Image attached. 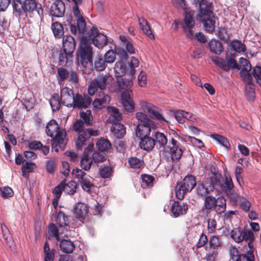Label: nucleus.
Returning <instances> with one entry per match:
<instances>
[{
  "label": "nucleus",
  "mask_w": 261,
  "mask_h": 261,
  "mask_svg": "<svg viewBox=\"0 0 261 261\" xmlns=\"http://www.w3.org/2000/svg\"><path fill=\"white\" fill-rule=\"evenodd\" d=\"M93 48L91 43L85 36L81 37L80 48L77 55L78 61L83 66L84 73L89 74L93 69Z\"/></svg>",
  "instance_id": "1"
},
{
  "label": "nucleus",
  "mask_w": 261,
  "mask_h": 261,
  "mask_svg": "<svg viewBox=\"0 0 261 261\" xmlns=\"http://www.w3.org/2000/svg\"><path fill=\"white\" fill-rule=\"evenodd\" d=\"M13 10L18 16L27 15L36 12L39 16L43 15V10L41 5L36 0H12Z\"/></svg>",
  "instance_id": "2"
},
{
  "label": "nucleus",
  "mask_w": 261,
  "mask_h": 261,
  "mask_svg": "<svg viewBox=\"0 0 261 261\" xmlns=\"http://www.w3.org/2000/svg\"><path fill=\"white\" fill-rule=\"evenodd\" d=\"M71 129L77 133V137L75 140L77 148H81L85 145L92 136H97L99 135L98 130L84 127V122L82 120H76L73 123Z\"/></svg>",
  "instance_id": "3"
},
{
  "label": "nucleus",
  "mask_w": 261,
  "mask_h": 261,
  "mask_svg": "<svg viewBox=\"0 0 261 261\" xmlns=\"http://www.w3.org/2000/svg\"><path fill=\"white\" fill-rule=\"evenodd\" d=\"M46 133L49 137L53 138L51 140L53 146H59L64 147L66 144L65 137L66 133L64 130H61L55 119H51L47 123L46 127Z\"/></svg>",
  "instance_id": "4"
},
{
  "label": "nucleus",
  "mask_w": 261,
  "mask_h": 261,
  "mask_svg": "<svg viewBox=\"0 0 261 261\" xmlns=\"http://www.w3.org/2000/svg\"><path fill=\"white\" fill-rule=\"evenodd\" d=\"M231 237L237 243L243 241L247 242L249 249L253 248V242L255 237L253 232L246 227L243 229L240 228H233L230 232Z\"/></svg>",
  "instance_id": "5"
},
{
  "label": "nucleus",
  "mask_w": 261,
  "mask_h": 261,
  "mask_svg": "<svg viewBox=\"0 0 261 261\" xmlns=\"http://www.w3.org/2000/svg\"><path fill=\"white\" fill-rule=\"evenodd\" d=\"M203 202V206L215 210L218 215H221L226 210V200L223 196L216 197L211 194L204 198Z\"/></svg>",
  "instance_id": "6"
},
{
  "label": "nucleus",
  "mask_w": 261,
  "mask_h": 261,
  "mask_svg": "<svg viewBox=\"0 0 261 261\" xmlns=\"http://www.w3.org/2000/svg\"><path fill=\"white\" fill-rule=\"evenodd\" d=\"M195 177L192 175H188L183 179L182 182H177L175 188L176 197L182 200L185 194L190 192L196 186Z\"/></svg>",
  "instance_id": "7"
},
{
  "label": "nucleus",
  "mask_w": 261,
  "mask_h": 261,
  "mask_svg": "<svg viewBox=\"0 0 261 261\" xmlns=\"http://www.w3.org/2000/svg\"><path fill=\"white\" fill-rule=\"evenodd\" d=\"M200 12V21L203 23L206 32L212 34L215 29V17L211 7L206 6L203 8L201 5Z\"/></svg>",
  "instance_id": "8"
},
{
  "label": "nucleus",
  "mask_w": 261,
  "mask_h": 261,
  "mask_svg": "<svg viewBox=\"0 0 261 261\" xmlns=\"http://www.w3.org/2000/svg\"><path fill=\"white\" fill-rule=\"evenodd\" d=\"M85 37L90 42L99 49L102 48L108 44L107 37L100 33L95 26L92 28L85 33Z\"/></svg>",
  "instance_id": "9"
},
{
  "label": "nucleus",
  "mask_w": 261,
  "mask_h": 261,
  "mask_svg": "<svg viewBox=\"0 0 261 261\" xmlns=\"http://www.w3.org/2000/svg\"><path fill=\"white\" fill-rule=\"evenodd\" d=\"M213 62L225 71H229L230 69L240 70V66L237 61L228 55L225 57V61L218 56L211 57Z\"/></svg>",
  "instance_id": "10"
},
{
  "label": "nucleus",
  "mask_w": 261,
  "mask_h": 261,
  "mask_svg": "<svg viewBox=\"0 0 261 261\" xmlns=\"http://www.w3.org/2000/svg\"><path fill=\"white\" fill-rule=\"evenodd\" d=\"M193 15V11H186L185 13L184 19L181 20L180 23V25L186 33L187 37L190 40H193L195 38L194 33L192 30L195 27Z\"/></svg>",
  "instance_id": "11"
},
{
  "label": "nucleus",
  "mask_w": 261,
  "mask_h": 261,
  "mask_svg": "<svg viewBox=\"0 0 261 261\" xmlns=\"http://www.w3.org/2000/svg\"><path fill=\"white\" fill-rule=\"evenodd\" d=\"M141 106L146 109L152 118L160 122H165L167 124L169 123V121L164 117L162 110L160 108L145 101L141 102Z\"/></svg>",
  "instance_id": "12"
},
{
  "label": "nucleus",
  "mask_w": 261,
  "mask_h": 261,
  "mask_svg": "<svg viewBox=\"0 0 261 261\" xmlns=\"http://www.w3.org/2000/svg\"><path fill=\"white\" fill-rule=\"evenodd\" d=\"M57 72L61 81L67 80L74 83H78L77 73L73 70H68L66 68L59 67L57 69Z\"/></svg>",
  "instance_id": "13"
},
{
  "label": "nucleus",
  "mask_w": 261,
  "mask_h": 261,
  "mask_svg": "<svg viewBox=\"0 0 261 261\" xmlns=\"http://www.w3.org/2000/svg\"><path fill=\"white\" fill-rule=\"evenodd\" d=\"M92 101L91 98L87 95H82L77 93L73 99V107L74 109H83L89 107Z\"/></svg>",
  "instance_id": "14"
},
{
  "label": "nucleus",
  "mask_w": 261,
  "mask_h": 261,
  "mask_svg": "<svg viewBox=\"0 0 261 261\" xmlns=\"http://www.w3.org/2000/svg\"><path fill=\"white\" fill-rule=\"evenodd\" d=\"M113 78L109 73L99 74L92 81L93 85L97 86L98 89L104 90H106L108 85L111 82Z\"/></svg>",
  "instance_id": "15"
},
{
  "label": "nucleus",
  "mask_w": 261,
  "mask_h": 261,
  "mask_svg": "<svg viewBox=\"0 0 261 261\" xmlns=\"http://www.w3.org/2000/svg\"><path fill=\"white\" fill-rule=\"evenodd\" d=\"M74 97L73 91L69 88L64 87L61 90L60 99L63 105L69 108L72 107Z\"/></svg>",
  "instance_id": "16"
},
{
  "label": "nucleus",
  "mask_w": 261,
  "mask_h": 261,
  "mask_svg": "<svg viewBox=\"0 0 261 261\" xmlns=\"http://www.w3.org/2000/svg\"><path fill=\"white\" fill-rule=\"evenodd\" d=\"M65 12V6L62 0H56L50 8V15L56 17H62Z\"/></svg>",
  "instance_id": "17"
},
{
  "label": "nucleus",
  "mask_w": 261,
  "mask_h": 261,
  "mask_svg": "<svg viewBox=\"0 0 261 261\" xmlns=\"http://www.w3.org/2000/svg\"><path fill=\"white\" fill-rule=\"evenodd\" d=\"M56 223L58 226L62 233L67 231L69 230L70 227L68 225V216L61 210L58 212L56 217Z\"/></svg>",
  "instance_id": "18"
},
{
  "label": "nucleus",
  "mask_w": 261,
  "mask_h": 261,
  "mask_svg": "<svg viewBox=\"0 0 261 261\" xmlns=\"http://www.w3.org/2000/svg\"><path fill=\"white\" fill-rule=\"evenodd\" d=\"M188 205L186 203L174 201L171 207V212L173 217L176 218L186 214Z\"/></svg>",
  "instance_id": "19"
},
{
  "label": "nucleus",
  "mask_w": 261,
  "mask_h": 261,
  "mask_svg": "<svg viewBox=\"0 0 261 261\" xmlns=\"http://www.w3.org/2000/svg\"><path fill=\"white\" fill-rule=\"evenodd\" d=\"M1 232L0 238L3 243L10 248L13 244V240L9 230L4 223H1Z\"/></svg>",
  "instance_id": "20"
},
{
  "label": "nucleus",
  "mask_w": 261,
  "mask_h": 261,
  "mask_svg": "<svg viewBox=\"0 0 261 261\" xmlns=\"http://www.w3.org/2000/svg\"><path fill=\"white\" fill-rule=\"evenodd\" d=\"M76 46L75 41L70 35L64 36L63 37V47L64 51H68V54H73Z\"/></svg>",
  "instance_id": "21"
},
{
  "label": "nucleus",
  "mask_w": 261,
  "mask_h": 261,
  "mask_svg": "<svg viewBox=\"0 0 261 261\" xmlns=\"http://www.w3.org/2000/svg\"><path fill=\"white\" fill-rule=\"evenodd\" d=\"M74 217L83 222L87 216L89 209L88 207L82 203H79L74 208Z\"/></svg>",
  "instance_id": "22"
},
{
  "label": "nucleus",
  "mask_w": 261,
  "mask_h": 261,
  "mask_svg": "<svg viewBox=\"0 0 261 261\" xmlns=\"http://www.w3.org/2000/svg\"><path fill=\"white\" fill-rule=\"evenodd\" d=\"M139 145L140 148L147 151L152 150L155 145V140L149 136L140 139Z\"/></svg>",
  "instance_id": "23"
},
{
  "label": "nucleus",
  "mask_w": 261,
  "mask_h": 261,
  "mask_svg": "<svg viewBox=\"0 0 261 261\" xmlns=\"http://www.w3.org/2000/svg\"><path fill=\"white\" fill-rule=\"evenodd\" d=\"M110 99L111 98L108 94H105L103 92H101L99 94V97L93 101L92 105L94 108L100 109L102 106L108 103Z\"/></svg>",
  "instance_id": "24"
},
{
  "label": "nucleus",
  "mask_w": 261,
  "mask_h": 261,
  "mask_svg": "<svg viewBox=\"0 0 261 261\" xmlns=\"http://www.w3.org/2000/svg\"><path fill=\"white\" fill-rule=\"evenodd\" d=\"M138 21L142 32L151 39H154L148 21L144 17H138Z\"/></svg>",
  "instance_id": "25"
},
{
  "label": "nucleus",
  "mask_w": 261,
  "mask_h": 261,
  "mask_svg": "<svg viewBox=\"0 0 261 261\" xmlns=\"http://www.w3.org/2000/svg\"><path fill=\"white\" fill-rule=\"evenodd\" d=\"M154 126L144 125V124H138L136 127V134L138 138L141 139L149 136L151 128Z\"/></svg>",
  "instance_id": "26"
},
{
  "label": "nucleus",
  "mask_w": 261,
  "mask_h": 261,
  "mask_svg": "<svg viewBox=\"0 0 261 261\" xmlns=\"http://www.w3.org/2000/svg\"><path fill=\"white\" fill-rule=\"evenodd\" d=\"M233 187L234 185L230 176L225 175L224 178L222 177L218 190L226 193L230 190H232Z\"/></svg>",
  "instance_id": "27"
},
{
  "label": "nucleus",
  "mask_w": 261,
  "mask_h": 261,
  "mask_svg": "<svg viewBox=\"0 0 261 261\" xmlns=\"http://www.w3.org/2000/svg\"><path fill=\"white\" fill-rule=\"evenodd\" d=\"M111 131L117 138H122L126 133L124 126L118 122H114L111 127Z\"/></svg>",
  "instance_id": "28"
},
{
  "label": "nucleus",
  "mask_w": 261,
  "mask_h": 261,
  "mask_svg": "<svg viewBox=\"0 0 261 261\" xmlns=\"http://www.w3.org/2000/svg\"><path fill=\"white\" fill-rule=\"evenodd\" d=\"M211 52L217 55H220L223 52L224 48L222 44L218 40H211L208 43Z\"/></svg>",
  "instance_id": "29"
},
{
  "label": "nucleus",
  "mask_w": 261,
  "mask_h": 261,
  "mask_svg": "<svg viewBox=\"0 0 261 261\" xmlns=\"http://www.w3.org/2000/svg\"><path fill=\"white\" fill-rule=\"evenodd\" d=\"M126 65L122 61H118L115 64L114 70L116 77H122L126 74Z\"/></svg>",
  "instance_id": "30"
},
{
  "label": "nucleus",
  "mask_w": 261,
  "mask_h": 261,
  "mask_svg": "<svg viewBox=\"0 0 261 261\" xmlns=\"http://www.w3.org/2000/svg\"><path fill=\"white\" fill-rule=\"evenodd\" d=\"M222 178V176L221 174L216 173V171H215L213 173V175L211 176L208 186L211 190H212L213 192L215 189L218 190Z\"/></svg>",
  "instance_id": "31"
},
{
  "label": "nucleus",
  "mask_w": 261,
  "mask_h": 261,
  "mask_svg": "<svg viewBox=\"0 0 261 261\" xmlns=\"http://www.w3.org/2000/svg\"><path fill=\"white\" fill-rule=\"evenodd\" d=\"M229 46L232 50L238 53H244L246 51V45L241 40L238 39H233L231 41Z\"/></svg>",
  "instance_id": "32"
},
{
  "label": "nucleus",
  "mask_w": 261,
  "mask_h": 261,
  "mask_svg": "<svg viewBox=\"0 0 261 261\" xmlns=\"http://www.w3.org/2000/svg\"><path fill=\"white\" fill-rule=\"evenodd\" d=\"M61 250L66 253H71L75 248V246L72 241L69 240H62L60 243Z\"/></svg>",
  "instance_id": "33"
},
{
  "label": "nucleus",
  "mask_w": 261,
  "mask_h": 261,
  "mask_svg": "<svg viewBox=\"0 0 261 261\" xmlns=\"http://www.w3.org/2000/svg\"><path fill=\"white\" fill-rule=\"evenodd\" d=\"M80 117L79 120H83L84 122V127L85 125L88 126L92 124L93 119L90 110H87L86 112H81Z\"/></svg>",
  "instance_id": "34"
},
{
  "label": "nucleus",
  "mask_w": 261,
  "mask_h": 261,
  "mask_svg": "<svg viewBox=\"0 0 261 261\" xmlns=\"http://www.w3.org/2000/svg\"><path fill=\"white\" fill-rule=\"evenodd\" d=\"M136 117L139 123L138 124H144V125L155 126L154 122L142 112H137Z\"/></svg>",
  "instance_id": "35"
},
{
  "label": "nucleus",
  "mask_w": 261,
  "mask_h": 261,
  "mask_svg": "<svg viewBox=\"0 0 261 261\" xmlns=\"http://www.w3.org/2000/svg\"><path fill=\"white\" fill-rule=\"evenodd\" d=\"M108 110L110 113L109 119L113 123L118 122L122 119V114L117 108L114 107H109Z\"/></svg>",
  "instance_id": "36"
},
{
  "label": "nucleus",
  "mask_w": 261,
  "mask_h": 261,
  "mask_svg": "<svg viewBox=\"0 0 261 261\" xmlns=\"http://www.w3.org/2000/svg\"><path fill=\"white\" fill-rule=\"evenodd\" d=\"M223 245V242L220 236L214 235L210 237L208 240V247L210 249L218 250Z\"/></svg>",
  "instance_id": "37"
},
{
  "label": "nucleus",
  "mask_w": 261,
  "mask_h": 261,
  "mask_svg": "<svg viewBox=\"0 0 261 261\" xmlns=\"http://www.w3.org/2000/svg\"><path fill=\"white\" fill-rule=\"evenodd\" d=\"M197 194L201 197L205 198L208 195H210L213 192L212 190L208 186H206L203 184H198L196 187Z\"/></svg>",
  "instance_id": "38"
},
{
  "label": "nucleus",
  "mask_w": 261,
  "mask_h": 261,
  "mask_svg": "<svg viewBox=\"0 0 261 261\" xmlns=\"http://www.w3.org/2000/svg\"><path fill=\"white\" fill-rule=\"evenodd\" d=\"M73 54H68V51H64V49L61 50L58 54V62L60 66L66 65L68 61L72 58Z\"/></svg>",
  "instance_id": "39"
},
{
  "label": "nucleus",
  "mask_w": 261,
  "mask_h": 261,
  "mask_svg": "<svg viewBox=\"0 0 261 261\" xmlns=\"http://www.w3.org/2000/svg\"><path fill=\"white\" fill-rule=\"evenodd\" d=\"M51 30L56 38H61L63 36V27L60 22L58 21L53 22L51 24Z\"/></svg>",
  "instance_id": "40"
},
{
  "label": "nucleus",
  "mask_w": 261,
  "mask_h": 261,
  "mask_svg": "<svg viewBox=\"0 0 261 261\" xmlns=\"http://www.w3.org/2000/svg\"><path fill=\"white\" fill-rule=\"evenodd\" d=\"M153 136L156 139V142L159 144L160 148H164L168 142L167 136L163 133L156 132Z\"/></svg>",
  "instance_id": "41"
},
{
  "label": "nucleus",
  "mask_w": 261,
  "mask_h": 261,
  "mask_svg": "<svg viewBox=\"0 0 261 261\" xmlns=\"http://www.w3.org/2000/svg\"><path fill=\"white\" fill-rule=\"evenodd\" d=\"M92 178L88 175L80 181L81 187L84 191L90 193L91 192V189L94 187V185L92 182Z\"/></svg>",
  "instance_id": "42"
},
{
  "label": "nucleus",
  "mask_w": 261,
  "mask_h": 261,
  "mask_svg": "<svg viewBox=\"0 0 261 261\" xmlns=\"http://www.w3.org/2000/svg\"><path fill=\"white\" fill-rule=\"evenodd\" d=\"M63 182L64 191L69 195H73L76 191L77 188V184L74 181L71 180L66 184L65 180L62 181Z\"/></svg>",
  "instance_id": "43"
},
{
  "label": "nucleus",
  "mask_w": 261,
  "mask_h": 261,
  "mask_svg": "<svg viewBox=\"0 0 261 261\" xmlns=\"http://www.w3.org/2000/svg\"><path fill=\"white\" fill-rule=\"evenodd\" d=\"M92 162V160L89 156V154L83 153V156L80 162L81 168L86 171H88L90 169Z\"/></svg>",
  "instance_id": "44"
},
{
  "label": "nucleus",
  "mask_w": 261,
  "mask_h": 261,
  "mask_svg": "<svg viewBox=\"0 0 261 261\" xmlns=\"http://www.w3.org/2000/svg\"><path fill=\"white\" fill-rule=\"evenodd\" d=\"M96 145L99 151L103 152L108 150L111 147V144L110 141L105 139L98 140Z\"/></svg>",
  "instance_id": "45"
},
{
  "label": "nucleus",
  "mask_w": 261,
  "mask_h": 261,
  "mask_svg": "<svg viewBox=\"0 0 261 261\" xmlns=\"http://www.w3.org/2000/svg\"><path fill=\"white\" fill-rule=\"evenodd\" d=\"M170 153L171 159L174 161H177L179 160L182 154V150L179 146L171 147Z\"/></svg>",
  "instance_id": "46"
},
{
  "label": "nucleus",
  "mask_w": 261,
  "mask_h": 261,
  "mask_svg": "<svg viewBox=\"0 0 261 261\" xmlns=\"http://www.w3.org/2000/svg\"><path fill=\"white\" fill-rule=\"evenodd\" d=\"M49 103L53 112L58 111L61 106V99L58 94H55L51 96L49 100Z\"/></svg>",
  "instance_id": "47"
},
{
  "label": "nucleus",
  "mask_w": 261,
  "mask_h": 261,
  "mask_svg": "<svg viewBox=\"0 0 261 261\" xmlns=\"http://www.w3.org/2000/svg\"><path fill=\"white\" fill-rule=\"evenodd\" d=\"M253 251L254 248L250 249L246 253L242 254L238 258H236V261H254Z\"/></svg>",
  "instance_id": "48"
},
{
  "label": "nucleus",
  "mask_w": 261,
  "mask_h": 261,
  "mask_svg": "<svg viewBox=\"0 0 261 261\" xmlns=\"http://www.w3.org/2000/svg\"><path fill=\"white\" fill-rule=\"evenodd\" d=\"M128 162L130 168L141 169L144 167L143 161L136 157H131L128 159Z\"/></svg>",
  "instance_id": "49"
},
{
  "label": "nucleus",
  "mask_w": 261,
  "mask_h": 261,
  "mask_svg": "<svg viewBox=\"0 0 261 261\" xmlns=\"http://www.w3.org/2000/svg\"><path fill=\"white\" fill-rule=\"evenodd\" d=\"M252 79L261 86V66L256 65L252 68L251 70Z\"/></svg>",
  "instance_id": "50"
},
{
  "label": "nucleus",
  "mask_w": 261,
  "mask_h": 261,
  "mask_svg": "<svg viewBox=\"0 0 261 261\" xmlns=\"http://www.w3.org/2000/svg\"><path fill=\"white\" fill-rule=\"evenodd\" d=\"M107 65V63L104 60L103 58L101 56L98 57L94 61V69L96 71H103L106 69Z\"/></svg>",
  "instance_id": "51"
},
{
  "label": "nucleus",
  "mask_w": 261,
  "mask_h": 261,
  "mask_svg": "<svg viewBox=\"0 0 261 261\" xmlns=\"http://www.w3.org/2000/svg\"><path fill=\"white\" fill-rule=\"evenodd\" d=\"M200 214L205 219H210L215 217L216 214L215 210L203 206L199 211Z\"/></svg>",
  "instance_id": "52"
},
{
  "label": "nucleus",
  "mask_w": 261,
  "mask_h": 261,
  "mask_svg": "<svg viewBox=\"0 0 261 261\" xmlns=\"http://www.w3.org/2000/svg\"><path fill=\"white\" fill-rule=\"evenodd\" d=\"M92 162L95 163H101L106 160V153L103 151H94L92 155Z\"/></svg>",
  "instance_id": "53"
},
{
  "label": "nucleus",
  "mask_w": 261,
  "mask_h": 261,
  "mask_svg": "<svg viewBox=\"0 0 261 261\" xmlns=\"http://www.w3.org/2000/svg\"><path fill=\"white\" fill-rule=\"evenodd\" d=\"M240 70L250 71L252 68L250 62L246 59L241 57L239 59Z\"/></svg>",
  "instance_id": "54"
},
{
  "label": "nucleus",
  "mask_w": 261,
  "mask_h": 261,
  "mask_svg": "<svg viewBox=\"0 0 261 261\" xmlns=\"http://www.w3.org/2000/svg\"><path fill=\"white\" fill-rule=\"evenodd\" d=\"M76 23L79 34L82 35V37L85 36V34L84 35V33L86 30V23L84 18L81 17L76 19Z\"/></svg>",
  "instance_id": "55"
},
{
  "label": "nucleus",
  "mask_w": 261,
  "mask_h": 261,
  "mask_svg": "<svg viewBox=\"0 0 261 261\" xmlns=\"http://www.w3.org/2000/svg\"><path fill=\"white\" fill-rule=\"evenodd\" d=\"M239 205L241 208L245 212H249L251 206L250 202L243 197L239 198Z\"/></svg>",
  "instance_id": "56"
},
{
  "label": "nucleus",
  "mask_w": 261,
  "mask_h": 261,
  "mask_svg": "<svg viewBox=\"0 0 261 261\" xmlns=\"http://www.w3.org/2000/svg\"><path fill=\"white\" fill-rule=\"evenodd\" d=\"M142 178V186L144 188L145 187H150L153 186V182L154 180L153 176L148 175L144 174L141 176Z\"/></svg>",
  "instance_id": "57"
},
{
  "label": "nucleus",
  "mask_w": 261,
  "mask_h": 261,
  "mask_svg": "<svg viewBox=\"0 0 261 261\" xmlns=\"http://www.w3.org/2000/svg\"><path fill=\"white\" fill-rule=\"evenodd\" d=\"M112 169L109 166H101L99 170V174L103 178L110 177L112 174Z\"/></svg>",
  "instance_id": "58"
},
{
  "label": "nucleus",
  "mask_w": 261,
  "mask_h": 261,
  "mask_svg": "<svg viewBox=\"0 0 261 261\" xmlns=\"http://www.w3.org/2000/svg\"><path fill=\"white\" fill-rule=\"evenodd\" d=\"M212 137L226 148H230L229 142L225 137L218 134H213Z\"/></svg>",
  "instance_id": "59"
},
{
  "label": "nucleus",
  "mask_w": 261,
  "mask_h": 261,
  "mask_svg": "<svg viewBox=\"0 0 261 261\" xmlns=\"http://www.w3.org/2000/svg\"><path fill=\"white\" fill-rule=\"evenodd\" d=\"M1 195L3 198L11 197L14 195L13 190L9 186H5L0 188Z\"/></svg>",
  "instance_id": "60"
},
{
  "label": "nucleus",
  "mask_w": 261,
  "mask_h": 261,
  "mask_svg": "<svg viewBox=\"0 0 261 261\" xmlns=\"http://www.w3.org/2000/svg\"><path fill=\"white\" fill-rule=\"evenodd\" d=\"M122 104L124 109V113L127 114L135 110V103L133 100L122 101Z\"/></svg>",
  "instance_id": "61"
},
{
  "label": "nucleus",
  "mask_w": 261,
  "mask_h": 261,
  "mask_svg": "<svg viewBox=\"0 0 261 261\" xmlns=\"http://www.w3.org/2000/svg\"><path fill=\"white\" fill-rule=\"evenodd\" d=\"M48 232L50 236L55 238L58 241H60L59 230L55 224L51 223L49 225Z\"/></svg>",
  "instance_id": "62"
},
{
  "label": "nucleus",
  "mask_w": 261,
  "mask_h": 261,
  "mask_svg": "<svg viewBox=\"0 0 261 261\" xmlns=\"http://www.w3.org/2000/svg\"><path fill=\"white\" fill-rule=\"evenodd\" d=\"M133 85L132 79L123 78L118 82V86L121 89H129Z\"/></svg>",
  "instance_id": "63"
},
{
  "label": "nucleus",
  "mask_w": 261,
  "mask_h": 261,
  "mask_svg": "<svg viewBox=\"0 0 261 261\" xmlns=\"http://www.w3.org/2000/svg\"><path fill=\"white\" fill-rule=\"evenodd\" d=\"M218 254V250L210 249L209 251L206 254L205 259L206 261H215Z\"/></svg>",
  "instance_id": "64"
}]
</instances>
